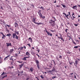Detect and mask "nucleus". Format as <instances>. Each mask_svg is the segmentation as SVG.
<instances>
[{"label":"nucleus","mask_w":80,"mask_h":80,"mask_svg":"<svg viewBox=\"0 0 80 80\" xmlns=\"http://www.w3.org/2000/svg\"><path fill=\"white\" fill-rule=\"evenodd\" d=\"M73 63H74V64L75 66H76V67H77V65H76V64H75V63L74 62Z\"/></svg>","instance_id":"43"},{"label":"nucleus","mask_w":80,"mask_h":80,"mask_svg":"<svg viewBox=\"0 0 80 80\" xmlns=\"http://www.w3.org/2000/svg\"><path fill=\"white\" fill-rule=\"evenodd\" d=\"M1 9H2V10H3V7H2V6H1Z\"/></svg>","instance_id":"49"},{"label":"nucleus","mask_w":80,"mask_h":80,"mask_svg":"<svg viewBox=\"0 0 80 80\" xmlns=\"http://www.w3.org/2000/svg\"><path fill=\"white\" fill-rule=\"evenodd\" d=\"M40 77L42 79H43L44 78V77H43V75H41L40 76Z\"/></svg>","instance_id":"18"},{"label":"nucleus","mask_w":80,"mask_h":80,"mask_svg":"<svg viewBox=\"0 0 80 80\" xmlns=\"http://www.w3.org/2000/svg\"><path fill=\"white\" fill-rule=\"evenodd\" d=\"M15 55L16 56V57H17L18 56V54L17 53L15 54Z\"/></svg>","instance_id":"51"},{"label":"nucleus","mask_w":80,"mask_h":80,"mask_svg":"<svg viewBox=\"0 0 80 80\" xmlns=\"http://www.w3.org/2000/svg\"><path fill=\"white\" fill-rule=\"evenodd\" d=\"M50 31L52 32H54V31L53 30H51Z\"/></svg>","instance_id":"50"},{"label":"nucleus","mask_w":80,"mask_h":80,"mask_svg":"<svg viewBox=\"0 0 80 80\" xmlns=\"http://www.w3.org/2000/svg\"><path fill=\"white\" fill-rule=\"evenodd\" d=\"M38 14L39 15L40 17H40H41V18H43V16H42V13H39Z\"/></svg>","instance_id":"7"},{"label":"nucleus","mask_w":80,"mask_h":80,"mask_svg":"<svg viewBox=\"0 0 80 80\" xmlns=\"http://www.w3.org/2000/svg\"><path fill=\"white\" fill-rule=\"evenodd\" d=\"M6 25L9 28H10V26L8 25V24H6Z\"/></svg>","instance_id":"42"},{"label":"nucleus","mask_w":80,"mask_h":80,"mask_svg":"<svg viewBox=\"0 0 80 80\" xmlns=\"http://www.w3.org/2000/svg\"><path fill=\"white\" fill-rule=\"evenodd\" d=\"M40 8H42L43 10L44 8H43V7H42V6Z\"/></svg>","instance_id":"32"},{"label":"nucleus","mask_w":80,"mask_h":80,"mask_svg":"<svg viewBox=\"0 0 80 80\" xmlns=\"http://www.w3.org/2000/svg\"><path fill=\"white\" fill-rule=\"evenodd\" d=\"M15 25H16L17 26H18V24L17 23V22H15Z\"/></svg>","instance_id":"28"},{"label":"nucleus","mask_w":80,"mask_h":80,"mask_svg":"<svg viewBox=\"0 0 80 80\" xmlns=\"http://www.w3.org/2000/svg\"><path fill=\"white\" fill-rule=\"evenodd\" d=\"M59 58L61 59L62 58V56H59Z\"/></svg>","instance_id":"36"},{"label":"nucleus","mask_w":80,"mask_h":80,"mask_svg":"<svg viewBox=\"0 0 80 80\" xmlns=\"http://www.w3.org/2000/svg\"><path fill=\"white\" fill-rule=\"evenodd\" d=\"M49 72H52V71H49Z\"/></svg>","instance_id":"64"},{"label":"nucleus","mask_w":80,"mask_h":80,"mask_svg":"<svg viewBox=\"0 0 80 80\" xmlns=\"http://www.w3.org/2000/svg\"><path fill=\"white\" fill-rule=\"evenodd\" d=\"M28 46H29L30 47V44H28Z\"/></svg>","instance_id":"53"},{"label":"nucleus","mask_w":80,"mask_h":80,"mask_svg":"<svg viewBox=\"0 0 80 80\" xmlns=\"http://www.w3.org/2000/svg\"><path fill=\"white\" fill-rule=\"evenodd\" d=\"M68 37L69 38V40H70L71 39L70 37V36H68Z\"/></svg>","instance_id":"45"},{"label":"nucleus","mask_w":80,"mask_h":80,"mask_svg":"<svg viewBox=\"0 0 80 80\" xmlns=\"http://www.w3.org/2000/svg\"><path fill=\"white\" fill-rule=\"evenodd\" d=\"M52 61L53 62L54 65H56V64H55V62L54 61V60H52Z\"/></svg>","instance_id":"20"},{"label":"nucleus","mask_w":80,"mask_h":80,"mask_svg":"<svg viewBox=\"0 0 80 80\" xmlns=\"http://www.w3.org/2000/svg\"><path fill=\"white\" fill-rule=\"evenodd\" d=\"M7 75L4 76L2 78V79H3L4 78H7Z\"/></svg>","instance_id":"17"},{"label":"nucleus","mask_w":80,"mask_h":80,"mask_svg":"<svg viewBox=\"0 0 80 80\" xmlns=\"http://www.w3.org/2000/svg\"><path fill=\"white\" fill-rule=\"evenodd\" d=\"M2 60H1L0 61V63H2Z\"/></svg>","instance_id":"61"},{"label":"nucleus","mask_w":80,"mask_h":80,"mask_svg":"<svg viewBox=\"0 0 80 80\" xmlns=\"http://www.w3.org/2000/svg\"><path fill=\"white\" fill-rule=\"evenodd\" d=\"M55 21H53L52 22H49V23H50L51 24V26H55Z\"/></svg>","instance_id":"1"},{"label":"nucleus","mask_w":80,"mask_h":80,"mask_svg":"<svg viewBox=\"0 0 80 80\" xmlns=\"http://www.w3.org/2000/svg\"><path fill=\"white\" fill-rule=\"evenodd\" d=\"M58 38H60V39H61V40H62L63 42H64L65 41V40H64L63 39V38H62V37L61 38L60 37H58Z\"/></svg>","instance_id":"9"},{"label":"nucleus","mask_w":80,"mask_h":80,"mask_svg":"<svg viewBox=\"0 0 80 80\" xmlns=\"http://www.w3.org/2000/svg\"><path fill=\"white\" fill-rule=\"evenodd\" d=\"M31 6L33 8H34V6L33 5V4Z\"/></svg>","instance_id":"52"},{"label":"nucleus","mask_w":80,"mask_h":80,"mask_svg":"<svg viewBox=\"0 0 80 80\" xmlns=\"http://www.w3.org/2000/svg\"><path fill=\"white\" fill-rule=\"evenodd\" d=\"M10 55H9L8 56H7L5 58H6V59H7V58H8V57H10Z\"/></svg>","instance_id":"27"},{"label":"nucleus","mask_w":80,"mask_h":80,"mask_svg":"<svg viewBox=\"0 0 80 80\" xmlns=\"http://www.w3.org/2000/svg\"><path fill=\"white\" fill-rule=\"evenodd\" d=\"M45 16H44L43 17H42V18H45Z\"/></svg>","instance_id":"60"},{"label":"nucleus","mask_w":80,"mask_h":80,"mask_svg":"<svg viewBox=\"0 0 80 80\" xmlns=\"http://www.w3.org/2000/svg\"><path fill=\"white\" fill-rule=\"evenodd\" d=\"M62 5L63 8H65V7H66V6H65V5H64L62 4Z\"/></svg>","instance_id":"33"},{"label":"nucleus","mask_w":80,"mask_h":80,"mask_svg":"<svg viewBox=\"0 0 80 80\" xmlns=\"http://www.w3.org/2000/svg\"><path fill=\"white\" fill-rule=\"evenodd\" d=\"M56 7H58V8H59L60 6H59V5H57Z\"/></svg>","instance_id":"46"},{"label":"nucleus","mask_w":80,"mask_h":80,"mask_svg":"<svg viewBox=\"0 0 80 80\" xmlns=\"http://www.w3.org/2000/svg\"><path fill=\"white\" fill-rule=\"evenodd\" d=\"M35 62H36V63L37 64V65H39V63L40 62H39V61H38V60H35Z\"/></svg>","instance_id":"5"},{"label":"nucleus","mask_w":80,"mask_h":80,"mask_svg":"<svg viewBox=\"0 0 80 80\" xmlns=\"http://www.w3.org/2000/svg\"><path fill=\"white\" fill-rule=\"evenodd\" d=\"M64 15L66 17H67V15L66 14H64Z\"/></svg>","instance_id":"48"},{"label":"nucleus","mask_w":80,"mask_h":80,"mask_svg":"<svg viewBox=\"0 0 80 80\" xmlns=\"http://www.w3.org/2000/svg\"><path fill=\"white\" fill-rule=\"evenodd\" d=\"M31 39V40H32V38H29V40H30V39Z\"/></svg>","instance_id":"58"},{"label":"nucleus","mask_w":80,"mask_h":80,"mask_svg":"<svg viewBox=\"0 0 80 80\" xmlns=\"http://www.w3.org/2000/svg\"><path fill=\"white\" fill-rule=\"evenodd\" d=\"M17 62H18L19 63H22V62H20V61H17Z\"/></svg>","instance_id":"55"},{"label":"nucleus","mask_w":80,"mask_h":80,"mask_svg":"<svg viewBox=\"0 0 80 80\" xmlns=\"http://www.w3.org/2000/svg\"><path fill=\"white\" fill-rule=\"evenodd\" d=\"M29 78H27V80H29Z\"/></svg>","instance_id":"59"},{"label":"nucleus","mask_w":80,"mask_h":80,"mask_svg":"<svg viewBox=\"0 0 80 80\" xmlns=\"http://www.w3.org/2000/svg\"><path fill=\"white\" fill-rule=\"evenodd\" d=\"M67 30H68V29H66L65 30V32L66 33H67Z\"/></svg>","instance_id":"37"},{"label":"nucleus","mask_w":80,"mask_h":80,"mask_svg":"<svg viewBox=\"0 0 80 80\" xmlns=\"http://www.w3.org/2000/svg\"><path fill=\"white\" fill-rule=\"evenodd\" d=\"M36 24H37L38 25H39L42 24V22H39V23L36 22Z\"/></svg>","instance_id":"11"},{"label":"nucleus","mask_w":80,"mask_h":80,"mask_svg":"<svg viewBox=\"0 0 80 80\" xmlns=\"http://www.w3.org/2000/svg\"><path fill=\"white\" fill-rule=\"evenodd\" d=\"M72 42L73 43H74V44H76V43L75 42L74 40H72Z\"/></svg>","instance_id":"40"},{"label":"nucleus","mask_w":80,"mask_h":80,"mask_svg":"<svg viewBox=\"0 0 80 80\" xmlns=\"http://www.w3.org/2000/svg\"><path fill=\"white\" fill-rule=\"evenodd\" d=\"M15 33H16L18 35H19V31H16L15 32Z\"/></svg>","instance_id":"12"},{"label":"nucleus","mask_w":80,"mask_h":80,"mask_svg":"<svg viewBox=\"0 0 80 80\" xmlns=\"http://www.w3.org/2000/svg\"><path fill=\"white\" fill-rule=\"evenodd\" d=\"M23 65H24V63H22L21 65H19V66L20 67V68H22V67H23Z\"/></svg>","instance_id":"6"},{"label":"nucleus","mask_w":80,"mask_h":80,"mask_svg":"<svg viewBox=\"0 0 80 80\" xmlns=\"http://www.w3.org/2000/svg\"><path fill=\"white\" fill-rule=\"evenodd\" d=\"M74 78H76V76L75 75H74Z\"/></svg>","instance_id":"56"},{"label":"nucleus","mask_w":80,"mask_h":80,"mask_svg":"<svg viewBox=\"0 0 80 80\" xmlns=\"http://www.w3.org/2000/svg\"><path fill=\"white\" fill-rule=\"evenodd\" d=\"M45 30H46V32L47 33V35H49L50 36H52V33L48 32L47 31V30L46 29V28L45 29Z\"/></svg>","instance_id":"3"},{"label":"nucleus","mask_w":80,"mask_h":80,"mask_svg":"<svg viewBox=\"0 0 80 80\" xmlns=\"http://www.w3.org/2000/svg\"><path fill=\"white\" fill-rule=\"evenodd\" d=\"M31 53L32 55H34V54H35V53L33 51L31 52Z\"/></svg>","instance_id":"16"},{"label":"nucleus","mask_w":80,"mask_h":80,"mask_svg":"<svg viewBox=\"0 0 80 80\" xmlns=\"http://www.w3.org/2000/svg\"><path fill=\"white\" fill-rule=\"evenodd\" d=\"M23 60H27L25 58V57H24L22 59Z\"/></svg>","instance_id":"25"},{"label":"nucleus","mask_w":80,"mask_h":80,"mask_svg":"<svg viewBox=\"0 0 80 80\" xmlns=\"http://www.w3.org/2000/svg\"><path fill=\"white\" fill-rule=\"evenodd\" d=\"M13 49H11L10 50V52L12 53V52H13Z\"/></svg>","instance_id":"30"},{"label":"nucleus","mask_w":80,"mask_h":80,"mask_svg":"<svg viewBox=\"0 0 80 80\" xmlns=\"http://www.w3.org/2000/svg\"><path fill=\"white\" fill-rule=\"evenodd\" d=\"M25 58H26V59L28 58H29V57H25Z\"/></svg>","instance_id":"57"},{"label":"nucleus","mask_w":80,"mask_h":80,"mask_svg":"<svg viewBox=\"0 0 80 80\" xmlns=\"http://www.w3.org/2000/svg\"><path fill=\"white\" fill-rule=\"evenodd\" d=\"M69 62L70 65H72V63H73V62L69 61Z\"/></svg>","instance_id":"15"},{"label":"nucleus","mask_w":80,"mask_h":80,"mask_svg":"<svg viewBox=\"0 0 80 80\" xmlns=\"http://www.w3.org/2000/svg\"><path fill=\"white\" fill-rule=\"evenodd\" d=\"M74 25L75 26V27H77V26H78V24H74Z\"/></svg>","instance_id":"41"},{"label":"nucleus","mask_w":80,"mask_h":80,"mask_svg":"<svg viewBox=\"0 0 80 80\" xmlns=\"http://www.w3.org/2000/svg\"><path fill=\"white\" fill-rule=\"evenodd\" d=\"M53 18H54V20H55V21H56V19H55V17H53Z\"/></svg>","instance_id":"54"},{"label":"nucleus","mask_w":80,"mask_h":80,"mask_svg":"<svg viewBox=\"0 0 80 80\" xmlns=\"http://www.w3.org/2000/svg\"><path fill=\"white\" fill-rule=\"evenodd\" d=\"M12 56L9 59V60H12V61H13V58H12Z\"/></svg>","instance_id":"19"},{"label":"nucleus","mask_w":80,"mask_h":80,"mask_svg":"<svg viewBox=\"0 0 80 80\" xmlns=\"http://www.w3.org/2000/svg\"><path fill=\"white\" fill-rule=\"evenodd\" d=\"M33 69L32 68H30V71H31V72H33Z\"/></svg>","instance_id":"21"},{"label":"nucleus","mask_w":80,"mask_h":80,"mask_svg":"<svg viewBox=\"0 0 80 80\" xmlns=\"http://www.w3.org/2000/svg\"><path fill=\"white\" fill-rule=\"evenodd\" d=\"M26 55H29V53H28V52H26Z\"/></svg>","instance_id":"34"},{"label":"nucleus","mask_w":80,"mask_h":80,"mask_svg":"<svg viewBox=\"0 0 80 80\" xmlns=\"http://www.w3.org/2000/svg\"><path fill=\"white\" fill-rule=\"evenodd\" d=\"M76 42H80V41H79V40H77L76 41Z\"/></svg>","instance_id":"62"},{"label":"nucleus","mask_w":80,"mask_h":80,"mask_svg":"<svg viewBox=\"0 0 80 80\" xmlns=\"http://www.w3.org/2000/svg\"><path fill=\"white\" fill-rule=\"evenodd\" d=\"M32 22L36 24L37 23V22H35V21H32Z\"/></svg>","instance_id":"39"},{"label":"nucleus","mask_w":80,"mask_h":80,"mask_svg":"<svg viewBox=\"0 0 80 80\" xmlns=\"http://www.w3.org/2000/svg\"><path fill=\"white\" fill-rule=\"evenodd\" d=\"M78 46H75L74 48H78Z\"/></svg>","instance_id":"35"},{"label":"nucleus","mask_w":80,"mask_h":80,"mask_svg":"<svg viewBox=\"0 0 80 80\" xmlns=\"http://www.w3.org/2000/svg\"><path fill=\"white\" fill-rule=\"evenodd\" d=\"M37 65V67L38 69H40V67H39V64Z\"/></svg>","instance_id":"26"},{"label":"nucleus","mask_w":80,"mask_h":80,"mask_svg":"<svg viewBox=\"0 0 80 80\" xmlns=\"http://www.w3.org/2000/svg\"><path fill=\"white\" fill-rule=\"evenodd\" d=\"M13 61H12V62H11V64H12V65H13Z\"/></svg>","instance_id":"44"},{"label":"nucleus","mask_w":80,"mask_h":80,"mask_svg":"<svg viewBox=\"0 0 80 80\" xmlns=\"http://www.w3.org/2000/svg\"><path fill=\"white\" fill-rule=\"evenodd\" d=\"M57 77H55V76H54V77H53L52 78V79H54V78H57Z\"/></svg>","instance_id":"31"},{"label":"nucleus","mask_w":80,"mask_h":80,"mask_svg":"<svg viewBox=\"0 0 80 80\" xmlns=\"http://www.w3.org/2000/svg\"><path fill=\"white\" fill-rule=\"evenodd\" d=\"M10 35H11V34H8L7 35V36H8V37H10Z\"/></svg>","instance_id":"29"},{"label":"nucleus","mask_w":80,"mask_h":80,"mask_svg":"<svg viewBox=\"0 0 80 80\" xmlns=\"http://www.w3.org/2000/svg\"><path fill=\"white\" fill-rule=\"evenodd\" d=\"M55 1L54 2V3H56V2H57V1H56V0H55Z\"/></svg>","instance_id":"63"},{"label":"nucleus","mask_w":80,"mask_h":80,"mask_svg":"<svg viewBox=\"0 0 80 80\" xmlns=\"http://www.w3.org/2000/svg\"><path fill=\"white\" fill-rule=\"evenodd\" d=\"M18 72H19V73H23V71H21V72H19V71H18Z\"/></svg>","instance_id":"22"},{"label":"nucleus","mask_w":80,"mask_h":80,"mask_svg":"<svg viewBox=\"0 0 80 80\" xmlns=\"http://www.w3.org/2000/svg\"><path fill=\"white\" fill-rule=\"evenodd\" d=\"M7 47H11L12 46V43H6Z\"/></svg>","instance_id":"4"},{"label":"nucleus","mask_w":80,"mask_h":80,"mask_svg":"<svg viewBox=\"0 0 80 80\" xmlns=\"http://www.w3.org/2000/svg\"><path fill=\"white\" fill-rule=\"evenodd\" d=\"M12 37L13 38H16V39H18V36L17 35L16 33H13L12 34Z\"/></svg>","instance_id":"2"},{"label":"nucleus","mask_w":80,"mask_h":80,"mask_svg":"<svg viewBox=\"0 0 80 80\" xmlns=\"http://www.w3.org/2000/svg\"><path fill=\"white\" fill-rule=\"evenodd\" d=\"M41 12V10H39V11L38 12V13L39 14V13H41V12Z\"/></svg>","instance_id":"38"},{"label":"nucleus","mask_w":80,"mask_h":80,"mask_svg":"<svg viewBox=\"0 0 80 80\" xmlns=\"http://www.w3.org/2000/svg\"><path fill=\"white\" fill-rule=\"evenodd\" d=\"M23 48V47H21V48H19L18 49H20V50H22Z\"/></svg>","instance_id":"23"},{"label":"nucleus","mask_w":80,"mask_h":80,"mask_svg":"<svg viewBox=\"0 0 80 80\" xmlns=\"http://www.w3.org/2000/svg\"><path fill=\"white\" fill-rule=\"evenodd\" d=\"M36 19L35 18H33V21H35Z\"/></svg>","instance_id":"47"},{"label":"nucleus","mask_w":80,"mask_h":80,"mask_svg":"<svg viewBox=\"0 0 80 80\" xmlns=\"http://www.w3.org/2000/svg\"><path fill=\"white\" fill-rule=\"evenodd\" d=\"M73 15H75V14H74V13H73L72 15V17H73V18H75L76 17H74V16Z\"/></svg>","instance_id":"14"},{"label":"nucleus","mask_w":80,"mask_h":80,"mask_svg":"<svg viewBox=\"0 0 80 80\" xmlns=\"http://www.w3.org/2000/svg\"><path fill=\"white\" fill-rule=\"evenodd\" d=\"M52 72H53V71H55V68H53V69H52Z\"/></svg>","instance_id":"24"},{"label":"nucleus","mask_w":80,"mask_h":80,"mask_svg":"<svg viewBox=\"0 0 80 80\" xmlns=\"http://www.w3.org/2000/svg\"><path fill=\"white\" fill-rule=\"evenodd\" d=\"M75 8H77V5H76L75 6H73V7H72V8H73V9H75Z\"/></svg>","instance_id":"10"},{"label":"nucleus","mask_w":80,"mask_h":80,"mask_svg":"<svg viewBox=\"0 0 80 80\" xmlns=\"http://www.w3.org/2000/svg\"><path fill=\"white\" fill-rule=\"evenodd\" d=\"M75 63L76 64V65H78V60H76L75 61Z\"/></svg>","instance_id":"8"},{"label":"nucleus","mask_w":80,"mask_h":80,"mask_svg":"<svg viewBox=\"0 0 80 80\" xmlns=\"http://www.w3.org/2000/svg\"><path fill=\"white\" fill-rule=\"evenodd\" d=\"M5 74H6V73L4 72H3V73L1 74V75H5Z\"/></svg>","instance_id":"13"}]
</instances>
